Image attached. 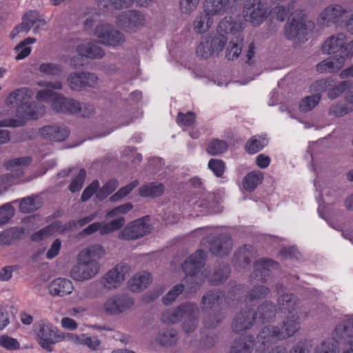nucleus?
<instances>
[{
    "label": "nucleus",
    "instance_id": "nucleus-50",
    "mask_svg": "<svg viewBox=\"0 0 353 353\" xmlns=\"http://www.w3.org/2000/svg\"><path fill=\"white\" fill-rule=\"evenodd\" d=\"M200 0H180V10L182 13L189 14L198 7Z\"/></svg>",
    "mask_w": 353,
    "mask_h": 353
},
{
    "label": "nucleus",
    "instance_id": "nucleus-38",
    "mask_svg": "<svg viewBox=\"0 0 353 353\" xmlns=\"http://www.w3.org/2000/svg\"><path fill=\"white\" fill-rule=\"evenodd\" d=\"M0 347L8 351H15L21 348V345L17 339L3 334L0 336Z\"/></svg>",
    "mask_w": 353,
    "mask_h": 353
},
{
    "label": "nucleus",
    "instance_id": "nucleus-33",
    "mask_svg": "<svg viewBox=\"0 0 353 353\" xmlns=\"http://www.w3.org/2000/svg\"><path fill=\"white\" fill-rule=\"evenodd\" d=\"M164 192V187L161 183H150L143 185L139 189V194L144 197H155L160 196Z\"/></svg>",
    "mask_w": 353,
    "mask_h": 353
},
{
    "label": "nucleus",
    "instance_id": "nucleus-49",
    "mask_svg": "<svg viewBox=\"0 0 353 353\" xmlns=\"http://www.w3.org/2000/svg\"><path fill=\"white\" fill-rule=\"evenodd\" d=\"M14 209L10 203L0 208V225L6 223L14 215Z\"/></svg>",
    "mask_w": 353,
    "mask_h": 353
},
{
    "label": "nucleus",
    "instance_id": "nucleus-47",
    "mask_svg": "<svg viewBox=\"0 0 353 353\" xmlns=\"http://www.w3.org/2000/svg\"><path fill=\"white\" fill-rule=\"evenodd\" d=\"M228 148L226 142L221 140L212 141L208 148V152L212 155H217L225 152Z\"/></svg>",
    "mask_w": 353,
    "mask_h": 353
},
{
    "label": "nucleus",
    "instance_id": "nucleus-11",
    "mask_svg": "<svg viewBox=\"0 0 353 353\" xmlns=\"http://www.w3.org/2000/svg\"><path fill=\"white\" fill-rule=\"evenodd\" d=\"M130 267L118 264L109 270L101 279V284L105 290H112L120 288L129 274Z\"/></svg>",
    "mask_w": 353,
    "mask_h": 353
},
{
    "label": "nucleus",
    "instance_id": "nucleus-48",
    "mask_svg": "<svg viewBox=\"0 0 353 353\" xmlns=\"http://www.w3.org/2000/svg\"><path fill=\"white\" fill-rule=\"evenodd\" d=\"M184 287L183 285H176L173 287L168 294L163 297V301L165 305L172 303L177 296L183 291Z\"/></svg>",
    "mask_w": 353,
    "mask_h": 353
},
{
    "label": "nucleus",
    "instance_id": "nucleus-37",
    "mask_svg": "<svg viewBox=\"0 0 353 353\" xmlns=\"http://www.w3.org/2000/svg\"><path fill=\"white\" fill-rule=\"evenodd\" d=\"M36 39L28 37L21 42L18 46L15 47V51L17 53L16 59L21 60L27 57L31 52V48L28 45L34 43Z\"/></svg>",
    "mask_w": 353,
    "mask_h": 353
},
{
    "label": "nucleus",
    "instance_id": "nucleus-57",
    "mask_svg": "<svg viewBox=\"0 0 353 353\" xmlns=\"http://www.w3.org/2000/svg\"><path fill=\"white\" fill-rule=\"evenodd\" d=\"M61 248V241L60 239H56L53 241L49 249L46 252V258L48 259H52L55 258L60 252Z\"/></svg>",
    "mask_w": 353,
    "mask_h": 353
},
{
    "label": "nucleus",
    "instance_id": "nucleus-7",
    "mask_svg": "<svg viewBox=\"0 0 353 353\" xmlns=\"http://www.w3.org/2000/svg\"><path fill=\"white\" fill-rule=\"evenodd\" d=\"M274 306L270 303H266L260 307L257 313L254 314L252 312H245L239 314L233 323V328L236 332H240L248 329L252 322L261 319H270L274 316Z\"/></svg>",
    "mask_w": 353,
    "mask_h": 353
},
{
    "label": "nucleus",
    "instance_id": "nucleus-9",
    "mask_svg": "<svg viewBox=\"0 0 353 353\" xmlns=\"http://www.w3.org/2000/svg\"><path fill=\"white\" fill-rule=\"evenodd\" d=\"M152 225L148 216L137 219L130 222L118 234V238L121 240H135L151 232Z\"/></svg>",
    "mask_w": 353,
    "mask_h": 353
},
{
    "label": "nucleus",
    "instance_id": "nucleus-19",
    "mask_svg": "<svg viewBox=\"0 0 353 353\" xmlns=\"http://www.w3.org/2000/svg\"><path fill=\"white\" fill-rule=\"evenodd\" d=\"M74 290L72 282L65 278H57L48 285L49 294L52 296L63 297L70 294Z\"/></svg>",
    "mask_w": 353,
    "mask_h": 353
},
{
    "label": "nucleus",
    "instance_id": "nucleus-60",
    "mask_svg": "<svg viewBox=\"0 0 353 353\" xmlns=\"http://www.w3.org/2000/svg\"><path fill=\"white\" fill-rule=\"evenodd\" d=\"M191 205L195 212V215L207 212V202L203 199H199L193 201Z\"/></svg>",
    "mask_w": 353,
    "mask_h": 353
},
{
    "label": "nucleus",
    "instance_id": "nucleus-18",
    "mask_svg": "<svg viewBox=\"0 0 353 353\" xmlns=\"http://www.w3.org/2000/svg\"><path fill=\"white\" fill-rule=\"evenodd\" d=\"M226 41L223 36L205 39L199 45L196 54L203 59H207L214 54H218L223 49Z\"/></svg>",
    "mask_w": 353,
    "mask_h": 353
},
{
    "label": "nucleus",
    "instance_id": "nucleus-36",
    "mask_svg": "<svg viewBox=\"0 0 353 353\" xmlns=\"http://www.w3.org/2000/svg\"><path fill=\"white\" fill-rule=\"evenodd\" d=\"M85 72L71 73L68 77V86L73 90H81L85 88Z\"/></svg>",
    "mask_w": 353,
    "mask_h": 353
},
{
    "label": "nucleus",
    "instance_id": "nucleus-40",
    "mask_svg": "<svg viewBox=\"0 0 353 353\" xmlns=\"http://www.w3.org/2000/svg\"><path fill=\"white\" fill-rule=\"evenodd\" d=\"M132 208L133 205L132 203H124L113 209L108 210L106 212V218L111 219L114 217H123V215L129 212Z\"/></svg>",
    "mask_w": 353,
    "mask_h": 353
},
{
    "label": "nucleus",
    "instance_id": "nucleus-14",
    "mask_svg": "<svg viewBox=\"0 0 353 353\" xmlns=\"http://www.w3.org/2000/svg\"><path fill=\"white\" fill-rule=\"evenodd\" d=\"M267 10L260 0H248L243 9V16L246 21L254 26H259L267 17Z\"/></svg>",
    "mask_w": 353,
    "mask_h": 353
},
{
    "label": "nucleus",
    "instance_id": "nucleus-6",
    "mask_svg": "<svg viewBox=\"0 0 353 353\" xmlns=\"http://www.w3.org/2000/svg\"><path fill=\"white\" fill-rule=\"evenodd\" d=\"M314 28V23L306 19L305 14L302 12L295 11L291 21L287 25L285 35L288 39L302 41Z\"/></svg>",
    "mask_w": 353,
    "mask_h": 353
},
{
    "label": "nucleus",
    "instance_id": "nucleus-25",
    "mask_svg": "<svg viewBox=\"0 0 353 353\" xmlns=\"http://www.w3.org/2000/svg\"><path fill=\"white\" fill-rule=\"evenodd\" d=\"M41 15L37 11H30L26 14L22 23L17 26L11 33V37H16L19 32H28L30 28L37 22Z\"/></svg>",
    "mask_w": 353,
    "mask_h": 353
},
{
    "label": "nucleus",
    "instance_id": "nucleus-45",
    "mask_svg": "<svg viewBox=\"0 0 353 353\" xmlns=\"http://www.w3.org/2000/svg\"><path fill=\"white\" fill-rule=\"evenodd\" d=\"M39 70L46 75L57 76L61 73L62 68L55 63H43L40 64Z\"/></svg>",
    "mask_w": 353,
    "mask_h": 353
},
{
    "label": "nucleus",
    "instance_id": "nucleus-28",
    "mask_svg": "<svg viewBox=\"0 0 353 353\" xmlns=\"http://www.w3.org/2000/svg\"><path fill=\"white\" fill-rule=\"evenodd\" d=\"M230 0H206L205 12L211 15L221 14L229 7Z\"/></svg>",
    "mask_w": 353,
    "mask_h": 353
},
{
    "label": "nucleus",
    "instance_id": "nucleus-44",
    "mask_svg": "<svg viewBox=\"0 0 353 353\" xmlns=\"http://www.w3.org/2000/svg\"><path fill=\"white\" fill-rule=\"evenodd\" d=\"M119 183L117 180L111 179L108 181L99 191L97 192V197L102 200L114 192L118 187Z\"/></svg>",
    "mask_w": 353,
    "mask_h": 353
},
{
    "label": "nucleus",
    "instance_id": "nucleus-5",
    "mask_svg": "<svg viewBox=\"0 0 353 353\" xmlns=\"http://www.w3.org/2000/svg\"><path fill=\"white\" fill-rule=\"evenodd\" d=\"M199 308L192 303L180 305L174 310L163 314L162 321L165 323L174 324L183 320L182 329L185 333L194 332L199 325Z\"/></svg>",
    "mask_w": 353,
    "mask_h": 353
},
{
    "label": "nucleus",
    "instance_id": "nucleus-20",
    "mask_svg": "<svg viewBox=\"0 0 353 353\" xmlns=\"http://www.w3.org/2000/svg\"><path fill=\"white\" fill-rule=\"evenodd\" d=\"M347 37L344 34H337L328 37L322 46V50L327 54H335L340 50L344 53Z\"/></svg>",
    "mask_w": 353,
    "mask_h": 353
},
{
    "label": "nucleus",
    "instance_id": "nucleus-63",
    "mask_svg": "<svg viewBox=\"0 0 353 353\" xmlns=\"http://www.w3.org/2000/svg\"><path fill=\"white\" fill-rule=\"evenodd\" d=\"M231 353H250V344L245 341H237L232 347Z\"/></svg>",
    "mask_w": 353,
    "mask_h": 353
},
{
    "label": "nucleus",
    "instance_id": "nucleus-41",
    "mask_svg": "<svg viewBox=\"0 0 353 353\" xmlns=\"http://www.w3.org/2000/svg\"><path fill=\"white\" fill-rule=\"evenodd\" d=\"M320 99L321 96L318 94H315L310 97H305L300 103V110L302 112H308L312 110L319 103Z\"/></svg>",
    "mask_w": 353,
    "mask_h": 353
},
{
    "label": "nucleus",
    "instance_id": "nucleus-26",
    "mask_svg": "<svg viewBox=\"0 0 353 353\" xmlns=\"http://www.w3.org/2000/svg\"><path fill=\"white\" fill-rule=\"evenodd\" d=\"M151 0H99V4L103 8L122 9L128 8L133 2L141 6H147Z\"/></svg>",
    "mask_w": 353,
    "mask_h": 353
},
{
    "label": "nucleus",
    "instance_id": "nucleus-64",
    "mask_svg": "<svg viewBox=\"0 0 353 353\" xmlns=\"http://www.w3.org/2000/svg\"><path fill=\"white\" fill-rule=\"evenodd\" d=\"M271 353H309V350L303 345H298L289 352L283 347H277Z\"/></svg>",
    "mask_w": 353,
    "mask_h": 353
},
{
    "label": "nucleus",
    "instance_id": "nucleus-34",
    "mask_svg": "<svg viewBox=\"0 0 353 353\" xmlns=\"http://www.w3.org/2000/svg\"><path fill=\"white\" fill-rule=\"evenodd\" d=\"M339 343L334 338L327 339L316 346L314 353H338Z\"/></svg>",
    "mask_w": 353,
    "mask_h": 353
},
{
    "label": "nucleus",
    "instance_id": "nucleus-17",
    "mask_svg": "<svg viewBox=\"0 0 353 353\" xmlns=\"http://www.w3.org/2000/svg\"><path fill=\"white\" fill-rule=\"evenodd\" d=\"M204 259L203 251L199 250L185 261L182 265V269L186 274L187 281H194L203 274L200 273V268L203 265Z\"/></svg>",
    "mask_w": 353,
    "mask_h": 353
},
{
    "label": "nucleus",
    "instance_id": "nucleus-39",
    "mask_svg": "<svg viewBox=\"0 0 353 353\" xmlns=\"http://www.w3.org/2000/svg\"><path fill=\"white\" fill-rule=\"evenodd\" d=\"M109 223H103V228L102 230V234H107L114 231L119 230L125 223V219L124 217H114Z\"/></svg>",
    "mask_w": 353,
    "mask_h": 353
},
{
    "label": "nucleus",
    "instance_id": "nucleus-23",
    "mask_svg": "<svg viewBox=\"0 0 353 353\" xmlns=\"http://www.w3.org/2000/svg\"><path fill=\"white\" fill-rule=\"evenodd\" d=\"M40 134L50 141H63L68 137L69 132L66 128L46 126L40 130Z\"/></svg>",
    "mask_w": 353,
    "mask_h": 353
},
{
    "label": "nucleus",
    "instance_id": "nucleus-13",
    "mask_svg": "<svg viewBox=\"0 0 353 353\" xmlns=\"http://www.w3.org/2000/svg\"><path fill=\"white\" fill-rule=\"evenodd\" d=\"M347 13L346 8L342 5L333 3L326 6L319 14L317 23L322 26L330 24H339Z\"/></svg>",
    "mask_w": 353,
    "mask_h": 353
},
{
    "label": "nucleus",
    "instance_id": "nucleus-58",
    "mask_svg": "<svg viewBox=\"0 0 353 353\" xmlns=\"http://www.w3.org/2000/svg\"><path fill=\"white\" fill-rule=\"evenodd\" d=\"M276 267V263L271 260L264 261L263 263H257L256 264V273L260 271L261 275H265V271H270Z\"/></svg>",
    "mask_w": 353,
    "mask_h": 353
},
{
    "label": "nucleus",
    "instance_id": "nucleus-15",
    "mask_svg": "<svg viewBox=\"0 0 353 353\" xmlns=\"http://www.w3.org/2000/svg\"><path fill=\"white\" fill-rule=\"evenodd\" d=\"M117 23L126 31L134 32L145 25V18L138 11L129 10L117 17Z\"/></svg>",
    "mask_w": 353,
    "mask_h": 353
},
{
    "label": "nucleus",
    "instance_id": "nucleus-3",
    "mask_svg": "<svg viewBox=\"0 0 353 353\" xmlns=\"http://www.w3.org/2000/svg\"><path fill=\"white\" fill-rule=\"evenodd\" d=\"M32 93L26 88L14 90L6 99L8 105H17L16 119H3L0 120L1 127L16 128L23 125L29 120L37 119L46 110L45 106L37 101L28 103Z\"/></svg>",
    "mask_w": 353,
    "mask_h": 353
},
{
    "label": "nucleus",
    "instance_id": "nucleus-22",
    "mask_svg": "<svg viewBox=\"0 0 353 353\" xmlns=\"http://www.w3.org/2000/svg\"><path fill=\"white\" fill-rule=\"evenodd\" d=\"M151 283V274L147 272H140L128 280V288L131 292H138L145 290Z\"/></svg>",
    "mask_w": 353,
    "mask_h": 353
},
{
    "label": "nucleus",
    "instance_id": "nucleus-8",
    "mask_svg": "<svg viewBox=\"0 0 353 353\" xmlns=\"http://www.w3.org/2000/svg\"><path fill=\"white\" fill-rule=\"evenodd\" d=\"M34 332L38 343L48 352H52L53 345L61 342V331L48 321L38 323L35 325Z\"/></svg>",
    "mask_w": 353,
    "mask_h": 353
},
{
    "label": "nucleus",
    "instance_id": "nucleus-30",
    "mask_svg": "<svg viewBox=\"0 0 353 353\" xmlns=\"http://www.w3.org/2000/svg\"><path fill=\"white\" fill-rule=\"evenodd\" d=\"M243 39L240 35L231 38L226 47L225 57L228 60H234L239 57L242 50Z\"/></svg>",
    "mask_w": 353,
    "mask_h": 353
},
{
    "label": "nucleus",
    "instance_id": "nucleus-56",
    "mask_svg": "<svg viewBox=\"0 0 353 353\" xmlns=\"http://www.w3.org/2000/svg\"><path fill=\"white\" fill-rule=\"evenodd\" d=\"M195 114L192 112L186 114L179 113L177 123L181 125L190 126L195 122Z\"/></svg>",
    "mask_w": 353,
    "mask_h": 353
},
{
    "label": "nucleus",
    "instance_id": "nucleus-32",
    "mask_svg": "<svg viewBox=\"0 0 353 353\" xmlns=\"http://www.w3.org/2000/svg\"><path fill=\"white\" fill-rule=\"evenodd\" d=\"M263 175L260 172H251L243 179L242 185L243 188L248 192H252L262 182Z\"/></svg>",
    "mask_w": 353,
    "mask_h": 353
},
{
    "label": "nucleus",
    "instance_id": "nucleus-55",
    "mask_svg": "<svg viewBox=\"0 0 353 353\" xmlns=\"http://www.w3.org/2000/svg\"><path fill=\"white\" fill-rule=\"evenodd\" d=\"M208 168L215 174L216 176H221L225 170L223 162L219 159H211L208 162Z\"/></svg>",
    "mask_w": 353,
    "mask_h": 353
},
{
    "label": "nucleus",
    "instance_id": "nucleus-2",
    "mask_svg": "<svg viewBox=\"0 0 353 353\" xmlns=\"http://www.w3.org/2000/svg\"><path fill=\"white\" fill-rule=\"evenodd\" d=\"M37 85L46 87L44 90H39L36 94L37 101L50 103L53 110L57 112L78 114L83 117H88L94 112L93 107L86 103H81L72 99L64 97L61 94L51 90H61L62 83L61 81L43 82L39 81Z\"/></svg>",
    "mask_w": 353,
    "mask_h": 353
},
{
    "label": "nucleus",
    "instance_id": "nucleus-29",
    "mask_svg": "<svg viewBox=\"0 0 353 353\" xmlns=\"http://www.w3.org/2000/svg\"><path fill=\"white\" fill-rule=\"evenodd\" d=\"M177 332L172 328L161 330L156 336V341L163 346H170L177 341Z\"/></svg>",
    "mask_w": 353,
    "mask_h": 353
},
{
    "label": "nucleus",
    "instance_id": "nucleus-10",
    "mask_svg": "<svg viewBox=\"0 0 353 353\" xmlns=\"http://www.w3.org/2000/svg\"><path fill=\"white\" fill-rule=\"evenodd\" d=\"M31 162L32 159L29 157L17 158L8 161L6 167L10 170V172L6 176L7 181L13 184L24 183L44 174V172H41L32 177H23L24 169L28 166Z\"/></svg>",
    "mask_w": 353,
    "mask_h": 353
},
{
    "label": "nucleus",
    "instance_id": "nucleus-35",
    "mask_svg": "<svg viewBox=\"0 0 353 353\" xmlns=\"http://www.w3.org/2000/svg\"><path fill=\"white\" fill-rule=\"evenodd\" d=\"M268 141L266 138L261 136H254L249 139L245 145V149L250 154H255L262 150Z\"/></svg>",
    "mask_w": 353,
    "mask_h": 353
},
{
    "label": "nucleus",
    "instance_id": "nucleus-16",
    "mask_svg": "<svg viewBox=\"0 0 353 353\" xmlns=\"http://www.w3.org/2000/svg\"><path fill=\"white\" fill-rule=\"evenodd\" d=\"M94 35L103 43L110 46H119L124 43L125 39L120 32L113 30L109 24H100L95 28Z\"/></svg>",
    "mask_w": 353,
    "mask_h": 353
},
{
    "label": "nucleus",
    "instance_id": "nucleus-1",
    "mask_svg": "<svg viewBox=\"0 0 353 353\" xmlns=\"http://www.w3.org/2000/svg\"><path fill=\"white\" fill-rule=\"evenodd\" d=\"M294 297L292 294H283L279 300V309L287 312L281 328L273 325L265 326L257 337L255 346L259 351H263L265 347L278 340L293 336L299 329L301 316L294 307Z\"/></svg>",
    "mask_w": 353,
    "mask_h": 353
},
{
    "label": "nucleus",
    "instance_id": "nucleus-43",
    "mask_svg": "<svg viewBox=\"0 0 353 353\" xmlns=\"http://www.w3.org/2000/svg\"><path fill=\"white\" fill-rule=\"evenodd\" d=\"M349 88H351L350 81H343L334 88L329 89L327 96L330 99H334L340 96L343 92H348Z\"/></svg>",
    "mask_w": 353,
    "mask_h": 353
},
{
    "label": "nucleus",
    "instance_id": "nucleus-53",
    "mask_svg": "<svg viewBox=\"0 0 353 353\" xmlns=\"http://www.w3.org/2000/svg\"><path fill=\"white\" fill-rule=\"evenodd\" d=\"M81 344L87 346L92 350H97L100 345L101 341L97 337H91L85 334H81Z\"/></svg>",
    "mask_w": 353,
    "mask_h": 353
},
{
    "label": "nucleus",
    "instance_id": "nucleus-42",
    "mask_svg": "<svg viewBox=\"0 0 353 353\" xmlns=\"http://www.w3.org/2000/svg\"><path fill=\"white\" fill-rule=\"evenodd\" d=\"M138 185V181L134 180L128 185L122 187L117 191L114 194L110 196V201L112 202H116L128 195L134 188Z\"/></svg>",
    "mask_w": 353,
    "mask_h": 353
},
{
    "label": "nucleus",
    "instance_id": "nucleus-24",
    "mask_svg": "<svg viewBox=\"0 0 353 353\" xmlns=\"http://www.w3.org/2000/svg\"><path fill=\"white\" fill-rule=\"evenodd\" d=\"M242 29V26L240 23L234 21L232 17H225L219 24L218 32L220 34L219 37L223 36L227 40L223 34L237 36L240 35L239 32Z\"/></svg>",
    "mask_w": 353,
    "mask_h": 353
},
{
    "label": "nucleus",
    "instance_id": "nucleus-62",
    "mask_svg": "<svg viewBox=\"0 0 353 353\" xmlns=\"http://www.w3.org/2000/svg\"><path fill=\"white\" fill-rule=\"evenodd\" d=\"M342 337L344 341L341 343H343L344 353H353V333L347 335L345 331Z\"/></svg>",
    "mask_w": 353,
    "mask_h": 353
},
{
    "label": "nucleus",
    "instance_id": "nucleus-61",
    "mask_svg": "<svg viewBox=\"0 0 353 353\" xmlns=\"http://www.w3.org/2000/svg\"><path fill=\"white\" fill-rule=\"evenodd\" d=\"M99 186V183L97 181H94L89 186H88L82 194V201H86L93 195L94 193H97V190Z\"/></svg>",
    "mask_w": 353,
    "mask_h": 353
},
{
    "label": "nucleus",
    "instance_id": "nucleus-12",
    "mask_svg": "<svg viewBox=\"0 0 353 353\" xmlns=\"http://www.w3.org/2000/svg\"><path fill=\"white\" fill-rule=\"evenodd\" d=\"M134 303V299L128 296L114 294L103 302L101 311L109 315H117L131 308Z\"/></svg>",
    "mask_w": 353,
    "mask_h": 353
},
{
    "label": "nucleus",
    "instance_id": "nucleus-4",
    "mask_svg": "<svg viewBox=\"0 0 353 353\" xmlns=\"http://www.w3.org/2000/svg\"><path fill=\"white\" fill-rule=\"evenodd\" d=\"M105 254V249L99 244L83 249L77 256V263L70 271V276L76 281L92 279L100 271V264L96 259L103 257Z\"/></svg>",
    "mask_w": 353,
    "mask_h": 353
},
{
    "label": "nucleus",
    "instance_id": "nucleus-46",
    "mask_svg": "<svg viewBox=\"0 0 353 353\" xmlns=\"http://www.w3.org/2000/svg\"><path fill=\"white\" fill-rule=\"evenodd\" d=\"M39 205L33 197H27L20 202V211L23 213H30L38 209Z\"/></svg>",
    "mask_w": 353,
    "mask_h": 353
},
{
    "label": "nucleus",
    "instance_id": "nucleus-54",
    "mask_svg": "<svg viewBox=\"0 0 353 353\" xmlns=\"http://www.w3.org/2000/svg\"><path fill=\"white\" fill-rule=\"evenodd\" d=\"M353 110L352 106H345L342 104H334L330 108V114L336 117L343 116Z\"/></svg>",
    "mask_w": 353,
    "mask_h": 353
},
{
    "label": "nucleus",
    "instance_id": "nucleus-27",
    "mask_svg": "<svg viewBox=\"0 0 353 353\" xmlns=\"http://www.w3.org/2000/svg\"><path fill=\"white\" fill-rule=\"evenodd\" d=\"M212 15L207 12L199 14L194 21L193 29L199 34L207 32L213 23Z\"/></svg>",
    "mask_w": 353,
    "mask_h": 353
},
{
    "label": "nucleus",
    "instance_id": "nucleus-59",
    "mask_svg": "<svg viewBox=\"0 0 353 353\" xmlns=\"http://www.w3.org/2000/svg\"><path fill=\"white\" fill-rule=\"evenodd\" d=\"M333 65L332 59L330 57L317 64L316 70L319 72H334Z\"/></svg>",
    "mask_w": 353,
    "mask_h": 353
},
{
    "label": "nucleus",
    "instance_id": "nucleus-31",
    "mask_svg": "<svg viewBox=\"0 0 353 353\" xmlns=\"http://www.w3.org/2000/svg\"><path fill=\"white\" fill-rule=\"evenodd\" d=\"M77 52L79 55L90 59L101 58L104 54L101 48L90 43H84L79 46Z\"/></svg>",
    "mask_w": 353,
    "mask_h": 353
},
{
    "label": "nucleus",
    "instance_id": "nucleus-51",
    "mask_svg": "<svg viewBox=\"0 0 353 353\" xmlns=\"http://www.w3.org/2000/svg\"><path fill=\"white\" fill-rule=\"evenodd\" d=\"M333 85V81L332 79H321L313 83L310 89L312 92H317L319 94L320 92H324L327 89H330Z\"/></svg>",
    "mask_w": 353,
    "mask_h": 353
},
{
    "label": "nucleus",
    "instance_id": "nucleus-52",
    "mask_svg": "<svg viewBox=\"0 0 353 353\" xmlns=\"http://www.w3.org/2000/svg\"><path fill=\"white\" fill-rule=\"evenodd\" d=\"M85 174V171L84 170H81L77 177L72 181L69 186V189L72 192H78L81 189L84 183Z\"/></svg>",
    "mask_w": 353,
    "mask_h": 353
},
{
    "label": "nucleus",
    "instance_id": "nucleus-21",
    "mask_svg": "<svg viewBox=\"0 0 353 353\" xmlns=\"http://www.w3.org/2000/svg\"><path fill=\"white\" fill-rule=\"evenodd\" d=\"M72 225V224L71 223H68L67 224H62L61 223L58 221L54 222L52 224L34 233L32 235V240L37 241H41L52 235L56 232L59 234H62L70 230Z\"/></svg>",
    "mask_w": 353,
    "mask_h": 353
}]
</instances>
